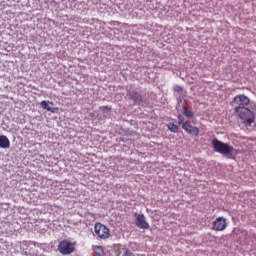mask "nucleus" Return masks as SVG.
I'll return each mask as SVG.
<instances>
[{
	"mask_svg": "<svg viewBox=\"0 0 256 256\" xmlns=\"http://www.w3.org/2000/svg\"><path fill=\"white\" fill-rule=\"evenodd\" d=\"M212 146L216 153L225 155L228 157V159H233V157L239 155V150L233 148V146H230L225 142L219 141L218 139L212 140Z\"/></svg>",
	"mask_w": 256,
	"mask_h": 256,
	"instance_id": "obj_1",
	"label": "nucleus"
},
{
	"mask_svg": "<svg viewBox=\"0 0 256 256\" xmlns=\"http://www.w3.org/2000/svg\"><path fill=\"white\" fill-rule=\"evenodd\" d=\"M236 115L239 117L244 127L256 125V105L252 110L249 108H243L242 111L236 112Z\"/></svg>",
	"mask_w": 256,
	"mask_h": 256,
	"instance_id": "obj_2",
	"label": "nucleus"
},
{
	"mask_svg": "<svg viewBox=\"0 0 256 256\" xmlns=\"http://www.w3.org/2000/svg\"><path fill=\"white\" fill-rule=\"evenodd\" d=\"M234 104L236 105L234 108L235 113H239V111H243V109H247V105H249L250 100L249 97L245 96V94H238L233 99Z\"/></svg>",
	"mask_w": 256,
	"mask_h": 256,
	"instance_id": "obj_3",
	"label": "nucleus"
},
{
	"mask_svg": "<svg viewBox=\"0 0 256 256\" xmlns=\"http://www.w3.org/2000/svg\"><path fill=\"white\" fill-rule=\"evenodd\" d=\"M58 251L61 255H71L75 253V243L67 239L61 240L58 244Z\"/></svg>",
	"mask_w": 256,
	"mask_h": 256,
	"instance_id": "obj_4",
	"label": "nucleus"
},
{
	"mask_svg": "<svg viewBox=\"0 0 256 256\" xmlns=\"http://www.w3.org/2000/svg\"><path fill=\"white\" fill-rule=\"evenodd\" d=\"M178 125H180L186 133H189V135H195L196 137L199 135V129L197 126H193L188 122H185V118L181 115H178Z\"/></svg>",
	"mask_w": 256,
	"mask_h": 256,
	"instance_id": "obj_5",
	"label": "nucleus"
},
{
	"mask_svg": "<svg viewBox=\"0 0 256 256\" xmlns=\"http://www.w3.org/2000/svg\"><path fill=\"white\" fill-rule=\"evenodd\" d=\"M94 233L99 237V239H109V237H111V230L99 222L94 225Z\"/></svg>",
	"mask_w": 256,
	"mask_h": 256,
	"instance_id": "obj_6",
	"label": "nucleus"
},
{
	"mask_svg": "<svg viewBox=\"0 0 256 256\" xmlns=\"http://www.w3.org/2000/svg\"><path fill=\"white\" fill-rule=\"evenodd\" d=\"M227 229V219L224 217H218L213 222V230L214 231H225Z\"/></svg>",
	"mask_w": 256,
	"mask_h": 256,
	"instance_id": "obj_7",
	"label": "nucleus"
},
{
	"mask_svg": "<svg viewBox=\"0 0 256 256\" xmlns=\"http://www.w3.org/2000/svg\"><path fill=\"white\" fill-rule=\"evenodd\" d=\"M134 217L136 219V226L139 229H149V223L145 221V215L135 213Z\"/></svg>",
	"mask_w": 256,
	"mask_h": 256,
	"instance_id": "obj_8",
	"label": "nucleus"
},
{
	"mask_svg": "<svg viewBox=\"0 0 256 256\" xmlns=\"http://www.w3.org/2000/svg\"><path fill=\"white\" fill-rule=\"evenodd\" d=\"M9 147H11V142L9 141V138H7V136L5 135L0 136V148L9 149Z\"/></svg>",
	"mask_w": 256,
	"mask_h": 256,
	"instance_id": "obj_9",
	"label": "nucleus"
},
{
	"mask_svg": "<svg viewBox=\"0 0 256 256\" xmlns=\"http://www.w3.org/2000/svg\"><path fill=\"white\" fill-rule=\"evenodd\" d=\"M40 105L42 109H46V111H50V113H57V111H59V108L49 107V102L45 100L41 101Z\"/></svg>",
	"mask_w": 256,
	"mask_h": 256,
	"instance_id": "obj_10",
	"label": "nucleus"
},
{
	"mask_svg": "<svg viewBox=\"0 0 256 256\" xmlns=\"http://www.w3.org/2000/svg\"><path fill=\"white\" fill-rule=\"evenodd\" d=\"M183 115L187 117V119H193L195 117V114H193V111L189 110L187 106L183 108Z\"/></svg>",
	"mask_w": 256,
	"mask_h": 256,
	"instance_id": "obj_11",
	"label": "nucleus"
},
{
	"mask_svg": "<svg viewBox=\"0 0 256 256\" xmlns=\"http://www.w3.org/2000/svg\"><path fill=\"white\" fill-rule=\"evenodd\" d=\"M93 251H94L95 255H98V256L105 255V252L103 251L102 246H93Z\"/></svg>",
	"mask_w": 256,
	"mask_h": 256,
	"instance_id": "obj_12",
	"label": "nucleus"
},
{
	"mask_svg": "<svg viewBox=\"0 0 256 256\" xmlns=\"http://www.w3.org/2000/svg\"><path fill=\"white\" fill-rule=\"evenodd\" d=\"M167 127L171 133H179V126H177L175 123H169Z\"/></svg>",
	"mask_w": 256,
	"mask_h": 256,
	"instance_id": "obj_13",
	"label": "nucleus"
},
{
	"mask_svg": "<svg viewBox=\"0 0 256 256\" xmlns=\"http://www.w3.org/2000/svg\"><path fill=\"white\" fill-rule=\"evenodd\" d=\"M174 91H175V93H181V91H183V87H181L179 85H175L174 86Z\"/></svg>",
	"mask_w": 256,
	"mask_h": 256,
	"instance_id": "obj_14",
	"label": "nucleus"
},
{
	"mask_svg": "<svg viewBox=\"0 0 256 256\" xmlns=\"http://www.w3.org/2000/svg\"><path fill=\"white\" fill-rule=\"evenodd\" d=\"M101 111H111V108L109 106H102L100 107Z\"/></svg>",
	"mask_w": 256,
	"mask_h": 256,
	"instance_id": "obj_15",
	"label": "nucleus"
},
{
	"mask_svg": "<svg viewBox=\"0 0 256 256\" xmlns=\"http://www.w3.org/2000/svg\"><path fill=\"white\" fill-rule=\"evenodd\" d=\"M122 256H133V253L129 250H126Z\"/></svg>",
	"mask_w": 256,
	"mask_h": 256,
	"instance_id": "obj_16",
	"label": "nucleus"
},
{
	"mask_svg": "<svg viewBox=\"0 0 256 256\" xmlns=\"http://www.w3.org/2000/svg\"><path fill=\"white\" fill-rule=\"evenodd\" d=\"M50 105H53V102H49Z\"/></svg>",
	"mask_w": 256,
	"mask_h": 256,
	"instance_id": "obj_17",
	"label": "nucleus"
}]
</instances>
